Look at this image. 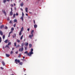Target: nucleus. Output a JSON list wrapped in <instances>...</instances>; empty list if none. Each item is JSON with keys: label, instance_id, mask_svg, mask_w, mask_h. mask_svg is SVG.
Masks as SVG:
<instances>
[{"label": "nucleus", "instance_id": "1", "mask_svg": "<svg viewBox=\"0 0 75 75\" xmlns=\"http://www.w3.org/2000/svg\"><path fill=\"white\" fill-rule=\"evenodd\" d=\"M33 49L32 48L30 50V52H29V53L27 54V55H28V56L29 57H31L32 54H33L34 53H33Z\"/></svg>", "mask_w": 75, "mask_h": 75}, {"label": "nucleus", "instance_id": "2", "mask_svg": "<svg viewBox=\"0 0 75 75\" xmlns=\"http://www.w3.org/2000/svg\"><path fill=\"white\" fill-rule=\"evenodd\" d=\"M2 12L4 13V14H5V16H6V15H7V14L6 13L5 11V10L4 9H3L2 10Z\"/></svg>", "mask_w": 75, "mask_h": 75}, {"label": "nucleus", "instance_id": "3", "mask_svg": "<svg viewBox=\"0 0 75 75\" xmlns=\"http://www.w3.org/2000/svg\"><path fill=\"white\" fill-rule=\"evenodd\" d=\"M23 50H24V48L23 47H21V48H20L19 50V51H20V52H22L23 51Z\"/></svg>", "mask_w": 75, "mask_h": 75}, {"label": "nucleus", "instance_id": "4", "mask_svg": "<svg viewBox=\"0 0 75 75\" xmlns=\"http://www.w3.org/2000/svg\"><path fill=\"white\" fill-rule=\"evenodd\" d=\"M15 61L16 62H17L18 63H20V61L19 59L17 60V59H16L15 60Z\"/></svg>", "mask_w": 75, "mask_h": 75}, {"label": "nucleus", "instance_id": "5", "mask_svg": "<svg viewBox=\"0 0 75 75\" xmlns=\"http://www.w3.org/2000/svg\"><path fill=\"white\" fill-rule=\"evenodd\" d=\"M11 11L10 12V14L11 16V15H13V12H12L13 11V8H11Z\"/></svg>", "mask_w": 75, "mask_h": 75}, {"label": "nucleus", "instance_id": "6", "mask_svg": "<svg viewBox=\"0 0 75 75\" xmlns=\"http://www.w3.org/2000/svg\"><path fill=\"white\" fill-rule=\"evenodd\" d=\"M33 33H34V30H32L31 32V34L32 35V37H33Z\"/></svg>", "mask_w": 75, "mask_h": 75}, {"label": "nucleus", "instance_id": "7", "mask_svg": "<svg viewBox=\"0 0 75 75\" xmlns=\"http://www.w3.org/2000/svg\"><path fill=\"white\" fill-rule=\"evenodd\" d=\"M0 34L1 35H3V33L1 30H0Z\"/></svg>", "mask_w": 75, "mask_h": 75}, {"label": "nucleus", "instance_id": "8", "mask_svg": "<svg viewBox=\"0 0 75 75\" xmlns=\"http://www.w3.org/2000/svg\"><path fill=\"white\" fill-rule=\"evenodd\" d=\"M25 11H26V13H28V8H25Z\"/></svg>", "mask_w": 75, "mask_h": 75}, {"label": "nucleus", "instance_id": "9", "mask_svg": "<svg viewBox=\"0 0 75 75\" xmlns=\"http://www.w3.org/2000/svg\"><path fill=\"white\" fill-rule=\"evenodd\" d=\"M23 17L24 16L21 17V18H20V19L22 20V21H23V19L24 18Z\"/></svg>", "mask_w": 75, "mask_h": 75}, {"label": "nucleus", "instance_id": "10", "mask_svg": "<svg viewBox=\"0 0 75 75\" xmlns=\"http://www.w3.org/2000/svg\"><path fill=\"white\" fill-rule=\"evenodd\" d=\"M14 35H13L12 36L13 38H15L16 37V34H14Z\"/></svg>", "mask_w": 75, "mask_h": 75}, {"label": "nucleus", "instance_id": "11", "mask_svg": "<svg viewBox=\"0 0 75 75\" xmlns=\"http://www.w3.org/2000/svg\"><path fill=\"white\" fill-rule=\"evenodd\" d=\"M6 57H10V54H6Z\"/></svg>", "mask_w": 75, "mask_h": 75}, {"label": "nucleus", "instance_id": "12", "mask_svg": "<svg viewBox=\"0 0 75 75\" xmlns=\"http://www.w3.org/2000/svg\"><path fill=\"white\" fill-rule=\"evenodd\" d=\"M34 27L35 28H37V25L36 24L35 25H34Z\"/></svg>", "mask_w": 75, "mask_h": 75}, {"label": "nucleus", "instance_id": "13", "mask_svg": "<svg viewBox=\"0 0 75 75\" xmlns=\"http://www.w3.org/2000/svg\"><path fill=\"white\" fill-rule=\"evenodd\" d=\"M32 35H29V38H30L31 39H32Z\"/></svg>", "mask_w": 75, "mask_h": 75}, {"label": "nucleus", "instance_id": "14", "mask_svg": "<svg viewBox=\"0 0 75 75\" xmlns=\"http://www.w3.org/2000/svg\"><path fill=\"white\" fill-rule=\"evenodd\" d=\"M29 48H30L32 47V45H31V44H29Z\"/></svg>", "mask_w": 75, "mask_h": 75}, {"label": "nucleus", "instance_id": "15", "mask_svg": "<svg viewBox=\"0 0 75 75\" xmlns=\"http://www.w3.org/2000/svg\"><path fill=\"white\" fill-rule=\"evenodd\" d=\"M23 30H24V28H23V27H22V28H21V32L23 31Z\"/></svg>", "mask_w": 75, "mask_h": 75}, {"label": "nucleus", "instance_id": "16", "mask_svg": "<svg viewBox=\"0 0 75 75\" xmlns=\"http://www.w3.org/2000/svg\"><path fill=\"white\" fill-rule=\"evenodd\" d=\"M2 64H3V66H4L5 65V63L4 62H2Z\"/></svg>", "mask_w": 75, "mask_h": 75}, {"label": "nucleus", "instance_id": "17", "mask_svg": "<svg viewBox=\"0 0 75 75\" xmlns=\"http://www.w3.org/2000/svg\"><path fill=\"white\" fill-rule=\"evenodd\" d=\"M23 64V62H21L19 63V64L21 65H22Z\"/></svg>", "mask_w": 75, "mask_h": 75}, {"label": "nucleus", "instance_id": "18", "mask_svg": "<svg viewBox=\"0 0 75 75\" xmlns=\"http://www.w3.org/2000/svg\"><path fill=\"white\" fill-rule=\"evenodd\" d=\"M21 53L20 54H19V55L18 56V58H20V57H21Z\"/></svg>", "mask_w": 75, "mask_h": 75}, {"label": "nucleus", "instance_id": "19", "mask_svg": "<svg viewBox=\"0 0 75 75\" xmlns=\"http://www.w3.org/2000/svg\"><path fill=\"white\" fill-rule=\"evenodd\" d=\"M5 42V43H7V42H8V40H6L5 41H4Z\"/></svg>", "mask_w": 75, "mask_h": 75}, {"label": "nucleus", "instance_id": "20", "mask_svg": "<svg viewBox=\"0 0 75 75\" xmlns=\"http://www.w3.org/2000/svg\"><path fill=\"white\" fill-rule=\"evenodd\" d=\"M16 22L17 23V19H15L14 20V23H15Z\"/></svg>", "mask_w": 75, "mask_h": 75}, {"label": "nucleus", "instance_id": "21", "mask_svg": "<svg viewBox=\"0 0 75 75\" xmlns=\"http://www.w3.org/2000/svg\"><path fill=\"white\" fill-rule=\"evenodd\" d=\"M11 42H9L8 43V45H11Z\"/></svg>", "mask_w": 75, "mask_h": 75}, {"label": "nucleus", "instance_id": "22", "mask_svg": "<svg viewBox=\"0 0 75 75\" xmlns=\"http://www.w3.org/2000/svg\"><path fill=\"white\" fill-rule=\"evenodd\" d=\"M3 2L4 3H5L6 2V0H3Z\"/></svg>", "mask_w": 75, "mask_h": 75}, {"label": "nucleus", "instance_id": "23", "mask_svg": "<svg viewBox=\"0 0 75 75\" xmlns=\"http://www.w3.org/2000/svg\"><path fill=\"white\" fill-rule=\"evenodd\" d=\"M6 47H8V48H10V47H8V45H6V46L5 48H6Z\"/></svg>", "mask_w": 75, "mask_h": 75}, {"label": "nucleus", "instance_id": "24", "mask_svg": "<svg viewBox=\"0 0 75 75\" xmlns=\"http://www.w3.org/2000/svg\"><path fill=\"white\" fill-rule=\"evenodd\" d=\"M28 45V43H27L26 44H25V45L26 47H27Z\"/></svg>", "mask_w": 75, "mask_h": 75}, {"label": "nucleus", "instance_id": "25", "mask_svg": "<svg viewBox=\"0 0 75 75\" xmlns=\"http://www.w3.org/2000/svg\"><path fill=\"white\" fill-rule=\"evenodd\" d=\"M3 38L4 40V38H5V35H3Z\"/></svg>", "mask_w": 75, "mask_h": 75}, {"label": "nucleus", "instance_id": "26", "mask_svg": "<svg viewBox=\"0 0 75 75\" xmlns=\"http://www.w3.org/2000/svg\"><path fill=\"white\" fill-rule=\"evenodd\" d=\"M23 5H24V4L23 3H22L21 4V5L22 7H23Z\"/></svg>", "mask_w": 75, "mask_h": 75}, {"label": "nucleus", "instance_id": "27", "mask_svg": "<svg viewBox=\"0 0 75 75\" xmlns=\"http://www.w3.org/2000/svg\"><path fill=\"white\" fill-rule=\"evenodd\" d=\"M4 27V25H1L0 26V28H3V27Z\"/></svg>", "mask_w": 75, "mask_h": 75}, {"label": "nucleus", "instance_id": "28", "mask_svg": "<svg viewBox=\"0 0 75 75\" xmlns=\"http://www.w3.org/2000/svg\"><path fill=\"white\" fill-rule=\"evenodd\" d=\"M17 41L18 42H20V40L18 39H17Z\"/></svg>", "mask_w": 75, "mask_h": 75}, {"label": "nucleus", "instance_id": "29", "mask_svg": "<svg viewBox=\"0 0 75 75\" xmlns=\"http://www.w3.org/2000/svg\"><path fill=\"white\" fill-rule=\"evenodd\" d=\"M21 31H20V33H19V35H21Z\"/></svg>", "mask_w": 75, "mask_h": 75}, {"label": "nucleus", "instance_id": "30", "mask_svg": "<svg viewBox=\"0 0 75 75\" xmlns=\"http://www.w3.org/2000/svg\"><path fill=\"white\" fill-rule=\"evenodd\" d=\"M23 35H22L21 38V40H22L23 39Z\"/></svg>", "mask_w": 75, "mask_h": 75}, {"label": "nucleus", "instance_id": "31", "mask_svg": "<svg viewBox=\"0 0 75 75\" xmlns=\"http://www.w3.org/2000/svg\"><path fill=\"white\" fill-rule=\"evenodd\" d=\"M23 46H24V44L22 43L21 44V47H23Z\"/></svg>", "mask_w": 75, "mask_h": 75}, {"label": "nucleus", "instance_id": "32", "mask_svg": "<svg viewBox=\"0 0 75 75\" xmlns=\"http://www.w3.org/2000/svg\"><path fill=\"white\" fill-rule=\"evenodd\" d=\"M27 53H28V51H26V52H24V54H27Z\"/></svg>", "mask_w": 75, "mask_h": 75}, {"label": "nucleus", "instance_id": "33", "mask_svg": "<svg viewBox=\"0 0 75 75\" xmlns=\"http://www.w3.org/2000/svg\"><path fill=\"white\" fill-rule=\"evenodd\" d=\"M13 54V51H11V54Z\"/></svg>", "mask_w": 75, "mask_h": 75}, {"label": "nucleus", "instance_id": "34", "mask_svg": "<svg viewBox=\"0 0 75 75\" xmlns=\"http://www.w3.org/2000/svg\"><path fill=\"white\" fill-rule=\"evenodd\" d=\"M24 13H23V12H22V17H24Z\"/></svg>", "mask_w": 75, "mask_h": 75}, {"label": "nucleus", "instance_id": "35", "mask_svg": "<svg viewBox=\"0 0 75 75\" xmlns=\"http://www.w3.org/2000/svg\"><path fill=\"white\" fill-rule=\"evenodd\" d=\"M14 30V28H12L11 29V31H13Z\"/></svg>", "mask_w": 75, "mask_h": 75}, {"label": "nucleus", "instance_id": "36", "mask_svg": "<svg viewBox=\"0 0 75 75\" xmlns=\"http://www.w3.org/2000/svg\"><path fill=\"white\" fill-rule=\"evenodd\" d=\"M7 20H8V21H9V20H10V18H9L8 17L7 18Z\"/></svg>", "mask_w": 75, "mask_h": 75}, {"label": "nucleus", "instance_id": "37", "mask_svg": "<svg viewBox=\"0 0 75 75\" xmlns=\"http://www.w3.org/2000/svg\"><path fill=\"white\" fill-rule=\"evenodd\" d=\"M9 23L11 24L12 23V21H10Z\"/></svg>", "mask_w": 75, "mask_h": 75}, {"label": "nucleus", "instance_id": "38", "mask_svg": "<svg viewBox=\"0 0 75 75\" xmlns=\"http://www.w3.org/2000/svg\"><path fill=\"white\" fill-rule=\"evenodd\" d=\"M13 16V17L14 18V17H15V16H16V14H14Z\"/></svg>", "mask_w": 75, "mask_h": 75}, {"label": "nucleus", "instance_id": "39", "mask_svg": "<svg viewBox=\"0 0 75 75\" xmlns=\"http://www.w3.org/2000/svg\"><path fill=\"white\" fill-rule=\"evenodd\" d=\"M11 7H13V4H11Z\"/></svg>", "mask_w": 75, "mask_h": 75}, {"label": "nucleus", "instance_id": "40", "mask_svg": "<svg viewBox=\"0 0 75 75\" xmlns=\"http://www.w3.org/2000/svg\"><path fill=\"white\" fill-rule=\"evenodd\" d=\"M5 29H7L8 28L7 27V26H6L5 28Z\"/></svg>", "mask_w": 75, "mask_h": 75}, {"label": "nucleus", "instance_id": "41", "mask_svg": "<svg viewBox=\"0 0 75 75\" xmlns=\"http://www.w3.org/2000/svg\"><path fill=\"white\" fill-rule=\"evenodd\" d=\"M27 47H25V50H27Z\"/></svg>", "mask_w": 75, "mask_h": 75}, {"label": "nucleus", "instance_id": "42", "mask_svg": "<svg viewBox=\"0 0 75 75\" xmlns=\"http://www.w3.org/2000/svg\"><path fill=\"white\" fill-rule=\"evenodd\" d=\"M14 46H15V47H16V43H14Z\"/></svg>", "mask_w": 75, "mask_h": 75}, {"label": "nucleus", "instance_id": "43", "mask_svg": "<svg viewBox=\"0 0 75 75\" xmlns=\"http://www.w3.org/2000/svg\"><path fill=\"white\" fill-rule=\"evenodd\" d=\"M33 22H34V24H35V20L33 21Z\"/></svg>", "mask_w": 75, "mask_h": 75}, {"label": "nucleus", "instance_id": "44", "mask_svg": "<svg viewBox=\"0 0 75 75\" xmlns=\"http://www.w3.org/2000/svg\"><path fill=\"white\" fill-rule=\"evenodd\" d=\"M16 24H15L13 26H14V27H16Z\"/></svg>", "mask_w": 75, "mask_h": 75}, {"label": "nucleus", "instance_id": "45", "mask_svg": "<svg viewBox=\"0 0 75 75\" xmlns=\"http://www.w3.org/2000/svg\"><path fill=\"white\" fill-rule=\"evenodd\" d=\"M16 16H18V13H16Z\"/></svg>", "mask_w": 75, "mask_h": 75}, {"label": "nucleus", "instance_id": "46", "mask_svg": "<svg viewBox=\"0 0 75 75\" xmlns=\"http://www.w3.org/2000/svg\"><path fill=\"white\" fill-rule=\"evenodd\" d=\"M21 11H23V9L22 8H21Z\"/></svg>", "mask_w": 75, "mask_h": 75}, {"label": "nucleus", "instance_id": "47", "mask_svg": "<svg viewBox=\"0 0 75 75\" xmlns=\"http://www.w3.org/2000/svg\"><path fill=\"white\" fill-rule=\"evenodd\" d=\"M27 30H28V31H30V28H28V29H27Z\"/></svg>", "mask_w": 75, "mask_h": 75}, {"label": "nucleus", "instance_id": "48", "mask_svg": "<svg viewBox=\"0 0 75 75\" xmlns=\"http://www.w3.org/2000/svg\"><path fill=\"white\" fill-rule=\"evenodd\" d=\"M13 33V31H11L10 32V33L11 34V33Z\"/></svg>", "mask_w": 75, "mask_h": 75}, {"label": "nucleus", "instance_id": "49", "mask_svg": "<svg viewBox=\"0 0 75 75\" xmlns=\"http://www.w3.org/2000/svg\"><path fill=\"white\" fill-rule=\"evenodd\" d=\"M10 0H6L7 1H10Z\"/></svg>", "mask_w": 75, "mask_h": 75}, {"label": "nucleus", "instance_id": "50", "mask_svg": "<svg viewBox=\"0 0 75 75\" xmlns=\"http://www.w3.org/2000/svg\"><path fill=\"white\" fill-rule=\"evenodd\" d=\"M14 9L15 10H16V7L14 8Z\"/></svg>", "mask_w": 75, "mask_h": 75}, {"label": "nucleus", "instance_id": "51", "mask_svg": "<svg viewBox=\"0 0 75 75\" xmlns=\"http://www.w3.org/2000/svg\"><path fill=\"white\" fill-rule=\"evenodd\" d=\"M14 48H12V50H13H13H14Z\"/></svg>", "mask_w": 75, "mask_h": 75}, {"label": "nucleus", "instance_id": "52", "mask_svg": "<svg viewBox=\"0 0 75 75\" xmlns=\"http://www.w3.org/2000/svg\"><path fill=\"white\" fill-rule=\"evenodd\" d=\"M13 5H14V6H16V4H13Z\"/></svg>", "mask_w": 75, "mask_h": 75}, {"label": "nucleus", "instance_id": "53", "mask_svg": "<svg viewBox=\"0 0 75 75\" xmlns=\"http://www.w3.org/2000/svg\"><path fill=\"white\" fill-rule=\"evenodd\" d=\"M0 40H1V38L0 37Z\"/></svg>", "mask_w": 75, "mask_h": 75}, {"label": "nucleus", "instance_id": "54", "mask_svg": "<svg viewBox=\"0 0 75 75\" xmlns=\"http://www.w3.org/2000/svg\"><path fill=\"white\" fill-rule=\"evenodd\" d=\"M1 69H3V68H2V67H1Z\"/></svg>", "mask_w": 75, "mask_h": 75}, {"label": "nucleus", "instance_id": "55", "mask_svg": "<svg viewBox=\"0 0 75 75\" xmlns=\"http://www.w3.org/2000/svg\"><path fill=\"white\" fill-rule=\"evenodd\" d=\"M16 54H18V52H16Z\"/></svg>", "mask_w": 75, "mask_h": 75}, {"label": "nucleus", "instance_id": "56", "mask_svg": "<svg viewBox=\"0 0 75 75\" xmlns=\"http://www.w3.org/2000/svg\"><path fill=\"white\" fill-rule=\"evenodd\" d=\"M26 15L27 16H28V14H27V13H26Z\"/></svg>", "mask_w": 75, "mask_h": 75}, {"label": "nucleus", "instance_id": "57", "mask_svg": "<svg viewBox=\"0 0 75 75\" xmlns=\"http://www.w3.org/2000/svg\"><path fill=\"white\" fill-rule=\"evenodd\" d=\"M23 59H24V58H25V57H23Z\"/></svg>", "mask_w": 75, "mask_h": 75}, {"label": "nucleus", "instance_id": "58", "mask_svg": "<svg viewBox=\"0 0 75 75\" xmlns=\"http://www.w3.org/2000/svg\"><path fill=\"white\" fill-rule=\"evenodd\" d=\"M10 35H9L8 36V37H10Z\"/></svg>", "mask_w": 75, "mask_h": 75}, {"label": "nucleus", "instance_id": "59", "mask_svg": "<svg viewBox=\"0 0 75 75\" xmlns=\"http://www.w3.org/2000/svg\"><path fill=\"white\" fill-rule=\"evenodd\" d=\"M3 49H4V46L3 47Z\"/></svg>", "mask_w": 75, "mask_h": 75}, {"label": "nucleus", "instance_id": "60", "mask_svg": "<svg viewBox=\"0 0 75 75\" xmlns=\"http://www.w3.org/2000/svg\"><path fill=\"white\" fill-rule=\"evenodd\" d=\"M29 13H30V14H31V13H31V12H30Z\"/></svg>", "mask_w": 75, "mask_h": 75}, {"label": "nucleus", "instance_id": "61", "mask_svg": "<svg viewBox=\"0 0 75 75\" xmlns=\"http://www.w3.org/2000/svg\"><path fill=\"white\" fill-rule=\"evenodd\" d=\"M1 42V40H0V43Z\"/></svg>", "mask_w": 75, "mask_h": 75}, {"label": "nucleus", "instance_id": "62", "mask_svg": "<svg viewBox=\"0 0 75 75\" xmlns=\"http://www.w3.org/2000/svg\"><path fill=\"white\" fill-rule=\"evenodd\" d=\"M10 34H11V33H9V35H10Z\"/></svg>", "mask_w": 75, "mask_h": 75}, {"label": "nucleus", "instance_id": "63", "mask_svg": "<svg viewBox=\"0 0 75 75\" xmlns=\"http://www.w3.org/2000/svg\"><path fill=\"white\" fill-rule=\"evenodd\" d=\"M16 64H18V63H17V62H16Z\"/></svg>", "mask_w": 75, "mask_h": 75}, {"label": "nucleus", "instance_id": "64", "mask_svg": "<svg viewBox=\"0 0 75 75\" xmlns=\"http://www.w3.org/2000/svg\"><path fill=\"white\" fill-rule=\"evenodd\" d=\"M17 28L18 29V27H17Z\"/></svg>", "mask_w": 75, "mask_h": 75}]
</instances>
